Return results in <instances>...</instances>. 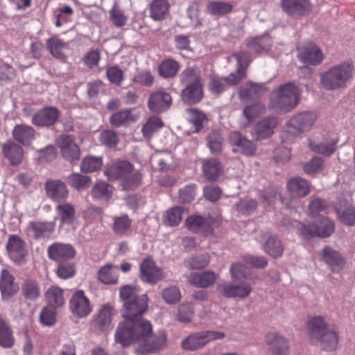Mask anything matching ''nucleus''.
I'll return each instance as SVG.
<instances>
[{"label": "nucleus", "mask_w": 355, "mask_h": 355, "mask_svg": "<svg viewBox=\"0 0 355 355\" xmlns=\"http://www.w3.org/2000/svg\"><path fill=\"white\" fill-rule=\"evenodd\" d=\"M115 342L126 347L136 345L138 354L155 353L163 349L166 344L167 336L164 331L153 334L151 323L147 320H138L135 324L119 323L115 331Z\"/></svg>", "instance_id": "obj_1"}, {"label": "nucleus", "mask_w": 355, "mask_h": 355, "mask_svg": "<svg viewBox=\"0 0 355 355\" xmlns=\"http://www.w3.org/2000/svg\"><path fill=\"white\" fill-rule=\"evenodd\" d=\"M354 70L352 62L336 64L320 74V83L327 90L345 89L353 78Z\"/></svg>", "instance_id": "obj_2"}, {"label": "nucleus", "mask_w": 355, "mask_h": 355, "mask_svg": "<svg viewBox=\"0 0 355 355\" xmlns=\"http://www.w3.org/2000/svg\"><path fill=\"white\" fill-rule=\"evenodd\" d=\"M309 337L324 350H333L338 343L336 332L328 328L327 323L322 316H315L307 322Z\"/></svg>", "instance_id": "obj_3"}, {"label": "nucleus", "mask_w": 355, "mask_h": 355, "mask_svg": "<svg viewBox=\"0 0 355 355\" xmlns=\"http://www.w3.org/2000/svg\"><path fill=\"white\" fill-rule=\"evenodd\" d=\"M300 101V89L295 84L288 83L272 92L268 106L277 111L288 112L294 109Z\"/></svg>", "instance_id": "obj_4"}, {"label": "nucleus", "mask_w": 355, "mask_h": 355, "mask_svg": "<svg viewBox=\"0 0 355 355\" xmlns=\"http://www.w3.org/2000/svg\"><path fill=\"white\" fill-rule=\"evenodd\" d=\"M317 120L314 112L304 111L294 114L287 122L284 133L288 139L295 137L309 131Z\"/></svg>", "instance_id": "obj_5"}, {"label": "nucleus", "mask_w": 355, "mask_h": 355, "mask_svg": "<svg viewBox=\"0 0 355 355\" xmlns=\"http://www.w3.org/2000/svg\"><path fill=\"white\" fill-rule=\"evenodd\" d=\"M225 337V334L218 331H203L189 335L182 341V347L187 350H196L208 343L222 340Z\"/></svg>", "instance_id": "obj_6"}, {"label": "nucleus", "mask_w": 355, "mask_h": 355, "mask_svg": "<svg viewBox=\"0 0 355 355\" xmlns=\"http://www.w3.org/2000/svg\"><path fill=\"white\" fill-rule=\"evenodd\" d=\"M148 297L142 294L139 299L133 300L130 304L122 309V316L124 318L120 323L130 322L135 324L138 320H145L141 315L147 311L148 307Z\"/></svg>", "instance_id": "obj_7"}, {"label": "nucleus", "mask_w": 355, "mask_h": 355, "mask_svg": "<svg viewBox=\"0 0 355 355\" xmlns=\"http://www.w3.org/2000/svg\"><path fill=\"white\" fill-rule=\"evenodd\" d=\"M69 308L72 315L78 318L88 316L93 310V306L84 291H75L69 302Z\"/></svg>", "instance_id": "obj_8"}, {"label": "nucleus", "mask_w": 355, "mask_h": 355, "mask_svg": "<svg viewBox=\"0 0 355 355\" xmlns=\"http://www.w3.org/2000/svg\"><path fill=\"white\" fill-rule=\"evenodd\" d=\"M298 228L304 239L309 240L316 236L321 238L329 236L334 231L335 225L329 218H324L321 219L319 225H315L313 223L309 224L308 225L300 224Z\"/></svg>", "instance_id": "obj_9"}, {"label": "nucleus", "mask_w": 355, "mask_h": 355, "mask_svg": "<svg viewBox=\"0 0 355 355\" xmlns=\"http://www.w3.org/2000/svg\"><path fill=\"white\" fill-rule=\"evenodd\" d=\"M280 5L288 16L295 19L308 15L312 10L309 0H281Z\"/></svg>", "instance_id": "obj_10"}, {"label": "nucleus", "mask_w": 355, "mask_h": 355, "mask_svg": "<svg viewBox=\"0 0 355 355\" xmlns=\"http://www.w3.org/2000/svg\"><path fill=\"white\" fill-rule=\"evenodd\" d=\"M139 276L143 282L150 284H155L164 277L162 270L150 257L144 259L141 262L139 265Z\"/></svg>", "instance_id": "obj_11"}, {"label": "nucleus", "mask_w": 355, "mask_h": 355, "mask_svg": "<svg viewBox=\"0 0 355 355\" xmlns=\"http://www.w3.org/2000/svg\"><path fill=\"white\" fill-rule=\"evenodd\" d=\"M113 313L114 308L111 305H103L94 316L91 323L92 331L98 333L110 329L112 327V320Z\"/></svg>", "instance_id": "obj_12"}, {"label": "nucleus", "mask_w": 355, "mask_h": 355, "mask_svg": "<svg viewBox=\"0 0 355 355\" xmlns=\"http://www.w3.org/2000/svg\"><path fill=\"white\" fill-rule=\"evenodd\" d=\"M58 144L62 157L69 162L78 160L80 156V150L71 135H62L58 139Z\"/></svg>", "instance_id": "obj_13"}, {"label": "nucleus", "mask_w": 355, "mask_h": 355, "mask_svg": "<svg viewBox=\"0 0 355 355\" xmlns=\"http://www.w3.org/2000/svg\"><path fill=\"white\" fill-rule=\"evenodd\" d=\"M46 196L55 202L65 201L69 196L67 184L60 180L46 181L44 185Z\"/></svg>", "instance_id": "obj_14"}, {"label": "nucleus", "mask_w": 355, "mask_h": 355, "mask_svg": "<svg viewBox=\"0 0 355 355\" xmlns=\"http://www.w3.org/2000/svg\"><path fill=\"white\" fill-rule=\"evenodd\" d=\"M172 97L171 94L164 91L153 92L148 100V106L150 111L161 113L167 110L171 105Z\"/></svg>", "instance_id": "obj_15"}, {"label": "nucleus", "mask_w": 355, "mask_h": 355, "mask_svg": "<svg viewBox=\"0 0 355 355\" xmlns=\"http://www.w3.org/2000/svg\"><path fill=\"white\" fill-rule=\"evenodd\" d=\"M60 113L54 107H46L38 110L32 118L35 126L48 127L53 125L58 120Z\"/></svg>", "instance_id": "obj_16"}, {"label": "nucleus", "mask_w": 355, "mask_h": 355, "mask_svg": "<svg viewBox=\"0 0 355 355\" xmlns=\"http://www.w3.org/2000/svg\"><path fill=\"white\" fill-rule=\"evenodd\" d=\"M218 292L225 297H248L252 292V287L248 282H241L238 284H222L218 286Z\"/></svg>", "instance_id": "obj_17"}, {"label": "nucleus", "mask_w": 355, "mask_h": 355, "mask_svg": "<svg viewBox=\"0 0 355 355\" xmlns=\"http://www.w3.org/2000/svg\"><path fill=\"white\" fill-rule=\"evenodd\" d=\"M230 143L233 146L232 151L234 153L240 152L246 156H252L256 152L254 144L240 132L234 131L230 133Z\"/></svg>", "instance_id": "obj_18"}, {"label": "nucleus", "mask_w": 355, "mask_h": 355, "mask_svg": "<svg viewBox=\"0 0 355 355\" xmlns=\"http://www.w3.org/2000/svg\"><path fill=\"white\" fill-rule=\"evenodd\" d=\"M6 248L9 257L17 263L22 262L27 254L25 242L17 235L9 237Z\"/></svg>", "instance_id": "obj_19"}, {"label": "nucleus", "mask_w": 355, "mask_h": 355, "mask_svg": "<svg viewBox=\"0 0 355 355\" xmlns=\"http://www.w3.org/2000/svg\"><path fill=\"white\" fill-rule=\"evenodd\" d=\"M49 257L56 261L73 258L76 254L74 248L69 243H55L48 248Z\"/></svg>", "instance_id": "obj_20"}, {"label": "nucleus", "mask_w": 355, "mask_h": 355, "mask_svg": "<svg viewBox=\"0 0 355 355\" xmlns=\"http://www.w3.org/2000/svg\"><path fill=\"white\" fill-rule=\"evenodd\" d=\"M18 284L15 282L14 276L6 269L1 271L0 291L3 300L10 299L17 293Z\"/></svg>", "instance_id": "obj_21"}, {"label": "nucleus", "mask_w": 355, "mask_h": 355, "mask_svg": "<svg viewBox=\"0 0 355 355\" xmlns=\"http://www.w3.org/2000/svg\"><path fill=\"white\" fill-rule=\"evenodd\" d=\"M55 222L31 221L28 223L26 232L28 236L35 239L49 237L55 230Z\"/></svg>", "instance_id": "obj_22"}, {"label": "nucleus", "mask_w": 355, "mask_h": 355, "mask_svg": "<svg viewBox=\"0 0 355 355\" xmlns=\"http://www.w3.org/2000/svg\"><path fill=\"white\" fill-rule=\"evenodd\" d=\"M133 169V165L126 160H118L110 164L104 173L109 180L123 179L128 175Z\"/></svg>", "instance_id": "obj_23"}, {"label": "nucleus", "mask_w": 355, "mask_h": 355, "mask_svg": "<svg viewBox=\"0 0 355 355\" xmlns=\"http://www.w3.org/2000/svg\"><path fill=\"white\" fill-rule=\"evenodd\" d=\"M297 56L302 63L309 65H317L323 60V54L320 49L311 44L299 49Z\"/></svg>", "instance_id": "obj_24"}, {"label": "nucleus", "mask_w": 355, "mask_h": 355, "mask_svg": "<svg viewBox=\"0 0 355 355\" xmlns=\"http://www.w3.org/2000/svg\"><path fill=\"white\" fill-rule=\"evenodd\" d=\"M322 260L334 271H339L345 266V259L342 255L329 246H325L320 252Z\"/></svg>", "instance_id": "obj_25"}, {"label": "nucleus", "mask_w": 355, "mask_h": 355, "mask_svg": "<svg viewBox=\"0 0 355 355\" xmlns=\"http://www.w3.org/2000/svg\"><path fill=\"white\" fill-rule=\"evenodd\" d=\"M46 48L55 58L62 62L66 61V51L69 49L68 42L57 37H51L46 41Z\"/></svg>", "instance_id": "obj_26"}, {"label": "nucleus", "mask_w": 355, "mask_h": 355, "mask_svg": "<svg viewBox=\"0 0 355 355\" xmlns=\"http://www.w3.org/2000/svg\"><path fill=\"white\" fill-rule=\"evenodd\" d=\"M277 125L278 119L275 116L266 117L259 121L255 126L257 139L261 140L270 137Z\"/></svg>", "instance_id": "obj_27"}, {"label": "nucleus", "mask_w": 355, "mask_h": 355, "mask_svg": "<svg viewBox=\"0 0 355 355\" xmlns=\"http://www.w3.org/2000/svg\"><path fill=\"white\" fill-rule=\"evenodd\" d=\"M56 218L62 225H71L76 218V209L74 206L70 202H61L55 207Z\"/></svg>", "instance_id": "obj_28"}, {"label": "nucleus", "mask_w": 355, "mask_h": 355, "mask_svg": "<svg viewBox=\"0 0 355 355\" xmlns=\"http://www.w3.org/2000/svg\"><path fill=\"white\" fill-rule=\"evenodd\" d=\"M266 343L276 355H286L288 352L287 340L276 333H269L266 336Z\"/></svg>", "instance_id": "obj_29"}, {"label": "nucleus", "mask_w": 355, "mask_h": 355, "mask_svg": "<svg viewBox=\"0 0 355 355\" xmlns=\"http://www.w3.org/2000/svg\"><path fill=\"white\" fill-rule=\"evenodd\" d=\"M339 219L346 225H354L355 223V209L347 200H340L336 205Z\"/></svg>", "instance_id": "obj_30"}, {"label": "nucleus", "mask_w": 355, "mask_h": 355, "mask_svg": "<svg viewBox=\"0 0 355 355\" xmlns=\"http://www.w3.org/2000/svg\"><path fill=\"white\" fill-rule=\"evenodd\" d=\"M217 279V275L212 271L193 272L189 277V282L199 288H207L213 285Z\"/></svg>", "instance_id": "obj_31"}, {"label": "nucleus", "mask_w": 355, "mask_h": 355, "mask_svg": "<svg viewBox=\"0 0 355 355\" xmlns=\"http://www.w3.org/2000/svg\"><path fill=\"white\" fill-rule=\"evenodd\" d=\"M35 130L33 127L25 125H16L12 130L13 138L24 145H29L35 138Z\"/></svg>", "instance_id": "obj_32"}, {"label": "nucleus", "mask_w": 355, "mask_h": 355, "mask_svg": "<svg viewBox=\"0 0 355 355\" xmlns=\"http://www.w3.org/2000/svg\"><path fill=\"white\" fill-rule=\"evenodd\" d=\"M187 228L194 232H202L205 235L211 234L212 229L209 222L201 216H193L186 220Z\"/></svg>", "instance_id": "obj_33"}, {"label": "nucleus", "mask_w": 355, "mask_h": 355, "mask_svg": "<svg viewBox=\"0 0 355 355\" xmlns=\"http://www.w3.org/2000/svg\"><path fill=\"white\" fill-rule=\"evenodd\" d=\"M287 188L292 194L300 197H304L310 192L308 182L299 177L290 179L287 182Z\"/></svg>", "instance_id": "obj_34"}, {"label": "nucleus", "mask_w": 355, "mask_h": 355, "mask_svg": "<svg viewBox=\"0 0 355 355\" xmlns=\"http://www.w3.org/2000/svg\"><path fill=\"white\" fill-rule=\"evenodd\" d=\"M263 250L266 253L270 254L274 258L279 257L282 256L284 248L278 240V239L273 235L266 236L263 241Z\"/></svg>", "instance_id": "obj_35"}, {"label": "nucleus", "mask_w": 355, "mask_h": 355, "mask_svg": "<svg viewBox=\"0 0 355 355\" xmlns=\"http://www.w3.org/2000/svg\"><path fill=\"white\" fill-rule=\"evenodd\" d=\"M232 9L233 6L231 3L222 1H210L206 5V12L216 17L230 13Z\"/></svg>", "instance_id": "obj_36"}, {"label": "nucleus", "mask_w": 355, "mask_h": 355, "mask_svg": "<svg viewBox=\"0 0 355 355\" xmlns=\"http://www.w3.org/2000/svg\"><path fill=\"white\" fill-rule=\"evenodd\" d=\"M202 172L207 180L216 181L222 172L221 164L216 159L205 160L202 165Z\"/></svg>", "instance_id": "obj_37"}, {"label": "nucleus", "mask_w": 355, "mask_h": 355, "mask_svg": "<svg viewBox=\"0 0 355 355\" xmlns=\"http://www.w3.org/2000/svg\"><path fill=\"white\" fill-rule=\"evenodd\" d=\"M3 152L5 156L13 165L19 164L23 157L22 148L13 141H7L3 146Z\"/></svg>", "instance_id": "obj_38"}, {"label": "nucleus", "mask_w": 355, "mask_h": 355, "mask_svg": "<svg viewBox=\"0 0 355 355\" xmlns=\"http://www.w3.org/2000/svg\"><path fill=\"white\" fill-rule=\"evenodd\" d=\"M202 87V84L186 86L182 92V100L189 104L199 102L203 96Z\"/></svg>", "instance_id": "obj_39"}, {"label": "nucleus", "mask_w": 355, "mask_h": 355, "mask_svg": "<svg viewBox=\"0 0 355 355\" xmlns=\"http://www.w3.org/2000/svg\"><path fill=\"white\" fill-rule=\"evenodd\" d=\"M12 329L8 323L0 317V346L3 348H11L15 344Z\"/></svg>", "instance_id": "obj_40"}, {"label": "nucleus", "mask_w": 355, "mask_h": 355, "mask_svg": "<svg viewBox=\"0 0 355 355\" xmlns=\"http://www.w3.org/2000/svg\"><path fill=\"white\" fill-rule=\"evenodd\" d=\"M337 144L338 139L336 138H332L319 144L310 141L309 147L310 149L315 153L329 156L335 152Z\"/></svg>", "instance_id": "obj_41"}, {"label": "nucleus", "mask_w": 355, "mask_h": 355, "mask_svg": "<svg viewBox=\"0 0 355 355\" xmlns=\"http://www.w3.org/2000/svg\"><path fill=\"white\" fill-rule=\"evenodd\" d=\"M113 187L103 181L96 182L91 191L92 197L96 200H107L112 195Z\"/></svg>", "instance_id": "obj_42"}, {"label": "nucleus", "mask_w": 355, "mask_h": 355, "mask_svg": "<svg viewBox=\"0 0 355 355\" xmlns=\"http://www.w3.org/2000/svg\"><path fill=\"white\" fill-rule=\"evenodd\" d=\"M119 268L107 264L98 270V279L105 284H115L119 278Z\"/></svg>", "instance_id": "obj_43"}, {"label": "nucleus", "mask_w": 355, "mask_h": 355, "mask_svg": "<svg viewBox=\"0 0 355 355\" xmlns=\"http://www.w3.org/2000/svg\"><path fill=\"white\" fill-rule=\"evenodd\" d=\"M271 46V39L268 36H263L252 40L248 44V50L253 56H257L262 51H267Z\"/></svg>", "instance_id": "obj_44"}, {"label": "nucleus", "mask_w": 355, "mask_h": 355, "mask_svg": "<svg viewBox=\"0 0 355 355\" xmlns=\"http://www.w3.org/2000/svg\"><path fill=\"white\" fill-rule=\"evenodd\" d=\"M168 10L169 4L166 0H153L150 3V16L155 21L162 20L166 17Z\"/></svg>", "instance_id": "obj_45"}, {"label": "nucleus", "mask_w": 355, "mask_h": 355, "mask_svg": "<svg viewBox=\"0 0 355 355\" xmlns=\"http://www.w3.org/2000/svg\"><path fill=\"white\" fill-rule=\"evenodd\" d=\"M265 92V88L258 84L247 83L239 89V94L243 101L255 98Z\"/></svg>", "instance_id": "obj_46"}, {"label": "nucleus", "mask_w": 355, "mask_h": 355, "mask_svg": "<svg viewBox=\"0 0 355 355\" xmlns=\"http://www.w3.org/2000/svg\"><path fill=\"white\" fill-rule=\"evenodd\" d=\"M45 297L49 304L53 308L61 306L64 303L63 290L55 286H51L47 289Z\"/></svg>", "instance_id": "obj_47"}, {"label": "nucleus", "mask_w": 355, "mask_h": 355, "mask_svg": "<svg viewBox=\"0 0 355 355\" xmlns=\"http://www.w3.org/2000/svg\"><path fill=\"white\" fill-rule=\"evenodd\" d=\"M139 290L134 285H125L121 287L119 297L123 302V308L130 304L133 300L139 298Z\"/></svg>", "instance_id": "obj_48"}, {"label": "nucleus", "mask_w": 355, "mask_h": 355, "mask_svg": "<svg viewBox=\"0 0 355 355\" xmlns=\"http://www.w3.org/2000/svg\"><path fill=\"white\" fill-rule=\"evenodd\" d=\"M142 179L141 173L133 168L132 171L121 180V187L123 190H134L140 186Z\"/></svg>", "instance_id": "obj_49"}, {"label": "nucleus", "mask_w": 355, "mask_h": 355, "mask_svg": "<svg viewBox=\"0 0 355 355\" xmlns=\"http://www.w3.org/2000/svg\"><path fill=\"white\" fill-rule=\"evenodd\" d=\"M180 82L185 86L202 84L200 71L198 68H187L180 75Z\"/></svg>", "instance_id": "obj_50"}, {"label": "nucleus", "mask_w": 355, "mask_h": 355, "mask_svg": "<svg viewBox=\"0 0 355 355\" xmlns=\"http://www.w3.org/2000/svg\"><path fill=\"white\" fill-rule=\"evenodd\" d=\"M21 291L26 299L35 300L40 296L38 284L33 279H26L21 286Z\"/></svg>", "instance_id": "obj_51"}, {"label": "nucleus", "mask_w": 355, "mask_h": 355, "mask_svg": "<svg viewBox=\"0 0 355 355\" xmlns=\"http://www.w3.org/2000/svg\"><path fill=\"white\" fill-rule=\"evenodd\" d=\"M67 181L71 187L78 191H82L88 188L92 180L89 176L83 175L80 173H73L67 177Z\"/></svg>", "instance_id": "obj_52"}, {"label": "nucleus", "mask_w": 355, "mask_h": 355, "mask_svg": "<svg viewBox=\"0 0 355 355\" xmlns=\"http://www.w3.org/2000/svg\"><path fill=\"white\" fill-rule=\"evenodd\" d=\"M103 160L101 157L87 156L85 157L81 163L80 170L83 173H92L101 168Z\"/></svg>", "instance_id": "obj_53"}, {"label": "nucleus", "mask_w": 355, "mask_h": 355, "mask_svg": "<svg viewBox=\"0 0 355 355\" xmlns=\"http://www.w3.org/2000/svg\"><path fill=\"white\" fill-rule=\"evenodd\" d=\"M163 126L164 123L159 117H150L142 127L141 132L143 136L146 138H149Z\"/></svg>", "instance_id": "obj_54"}, {"label": "nucleus", "mask_w": 355, "mask_h": 355, "mask_svg": "<svg viewBox=\"0 0 355 355\" xmlns=\"http://www.w3.org/2000/svg\"><path fill=\"white\" fill-rule=\"evenodd\" d=\"M183 208L177 206L166 211L164 215V221L170 226L178 225L182 219Z\"/></svg>", "instance_id": "obj_55"}, {"label": "nucleus", "mask_w": 355, "mask_h": 355, "mask_svg": "<svg viewBox=\"0 0 355 355\" xmlns=\"http://www.w3.org/2000/svg\"><path fill=\"white\" fill-rule=\"evenodd\" d=\"M264 111L265 106L261 103H256L245 107L242 112V116H244L246 120L244 125H248L256 117L263 114Z\"/></svg>", "instance_id": "obj_56"}, {"label": "nucleus", "mask_w": 355, "mask_h": 355, "mask_svg": "<svg viewBox=\"0 0 355 355\" xmlns=\"http://www.w3.org/2000/svg\"><path fill=\"white\" fill-rule=\"evenodd\" d=\"M136 117L133 116L131 112L128 110H121L113 114L110 118L111 124L115 126L125 125L130 121H135Z\"/></svg>", "instance_id": "obj_57"}, {"label": "nucleus", "mask_w": 355, "mask_h": 355, "mask_svg": "<svg viewBox=\"0 0 355 355\" xmlns=\"http://www.w3.org/2000/svg\"><path fill=\"white\" fill-rule=\"evenodd\" d=\"M179 65L178 62L173 60L168 59L164 60L159 66V73L164 78L173 77L176 75L178 71Z\"/></svg>", "instance_id": "obj_58"}, {"label": "nucleus", "mask_w": 355, "mask_h": 355, "mask_svg": "<svg viewBox=\"0 0 355 355\" xmlns=\"http://www.w3.org/2000/svg\"><path fill=\"white\" fill-rule=\"evenodd\" d=\"M187 112L189 117V121L196 128L195 132H198L202 128L204 123L207 121L206 115L194 108L187 110Z\"/></svg>", "instance_id": "obj_59"}, {"label": "nucleus", "mask_w": 355, "mask_h": 355, "mask_svg": "<svg viewBox=\"0 0 355 355\" xmlns=\"http://www.w3.org/2000/svg\"><path fill=\"white\" fill-rule=\"evenodd\" d=\"M162 296L164 302L168 304L179 302L182 297L180 290L174 286L165 288L162 292Z\"/></svg>", "instance_id": "obj_60"}, {"label": "nucleus", "mask_w": 355, "mask_h": 355, "mask_svg": "<svg viewBox=\"0 0 355 355\" xmlns=\"http://www.w3.org/2000/svg\"><path fill=\"white\" fill-rule=\"evenodd\" d=\"M131 225V220L127 215H121L114 218L112 230L116 234L123 235L129 230Z\"/></svg>", "instance_id": "obj_61"}, {"label": "nucleus", "mask_w": 355, "mask_h": 355, "mask_svg": "<svg viewBox=\"0 0 355 355\" xmlns=\"http://www.w3.org/2000/svg\"><path fill=\"white\" fill-rule=\"evenodd\" d=\"M208 147L213 154H219L222 150L223 138L218 131L211 132L207 138Z\"/></svg>", "instance_id": "obj_62"}, {"label": "nucleus", "mask_w": 355, "mask_h": 355, "mask_svg": "<svg viewBox=\"0 0 355 355\" xmlns=\"http://www.w3.org/2000/svg\"><path fill=\"white\" fill-rule=\"evenodd\" d=\"M193 315V308L191 303L184 302L179 305L176 315V318L179 321L189 322Z\"/></svg>", "instance_id": "obj_63"}, {"label": "nucleus", "mask_w": 355, "mask_h": 355, "mask_svg": "<svg viewBox=\"0 0 355 355\" xmlns=\"http://www.w3.org/2000/svg\"><path fill=\"white\" fill-rule=\"evenodd\" d=\"M210 261L207 253L193 257L185 261L187 266L191 269H200L206 267Z\"/></svg>", "instance_id": "obj_64"}]
</instances>
